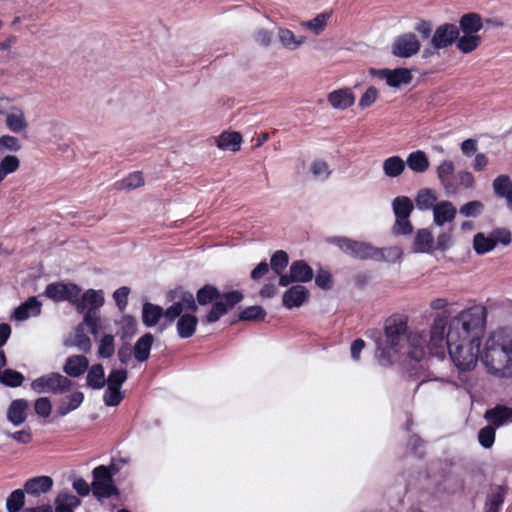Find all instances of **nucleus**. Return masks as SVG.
<instances>
[{
	"mask_svg": "<svg viewBox=\"0 0 512 512\" xmlns=\"http://www.w3.org/2000/svg\"><path fill=\"white\" fill-rule=\"evenodd\" d=\"M447 318L445 312L434 318L429 344L423 333L408 332L407 318L399 314L386 319L384 336L377 330L367 331L366 336L374 340L375 356L382 366L406 359L420 362L428 348L432 355L439 358H443L447 350L458 370L470 371L475 368L480 356L486 309L482 305H474L462 310L449 321L446 332Z\"/></svg>",
	"mask_w": 512,
	"mask_h": 512,
	"instance_id": "obj_1",
	"label": "nucleus"
},
{
	"mask_svg": "<svg viewBox=\"0 0 512 512\" xmlns=\"http://www.w3.org/2000/svg\"><path fill=\"white\" fill-rule=\"evenodd\" d=\"M481 360L487 372L500 379L512 378V339L502 330L492 332L485 341Z\"/></svg>",
	"mask_w": 512,
	"mask_h": 512,
	"instance_id": "obj_2",
	"label": "nucleus"
},
{
	"mask_svg": "<svg viewBox=\"0 0 512 512\" xmlns=\"http://www.w3.org/2000/svg\"><path fill=\"white\" fill-rule=\"evenodd\" d=\"M173 304L165 310V319L172 323L177 318L176 330L179 338L187 339L194 335L198 325V318L193 314L197 311L194 295L182 288L171 293Z\"/></svg>",
	"mask_w": 512,
	"mask_h": 512,
	"instance_id": "obj_3",
	"label": "nucleus"
},
{
	"mask_svg": "<svg viewBox=\"0 0 512 512\" xmlns=\"http://www.w3.org/2000/svg\"><path fill=\"white\" fill-rule=\"evenodd\" d=\"M243 294L240 291H230L220 294L219 290L212 285H205L197 291L196 300L199 305L212 303L210 311L205 319L206 323H215L223 317L231 308L241 302Z\"/></svg>",
	"mask_w": 512,
	"mask_h": 512,
	"instance_id": "obj_4",
	"label": "nucleus"
},
{
	"mask_svg": "<svg viewBox=\"0 0 512 512\" xmlns=\"http://www.w3.org/2000/svg\"><path fill=\"white\" fill-rule=\"evenodd\" d=\"M330 242L353 258L373 259V257H380L378 248L367 242L356 241L347 237H333Z\"/></svg>",
	"mask_w": 512,
	"mask_h": 512,
	"instance_id": "obj_5",
	"label": "nucleus"
},
{
	"mask_svg": "<svg viewBox=\"0 0 512 512\" xmlns=\"http://www.w3.org/2000/svg\"><path fill=\"white\" fill-rule=\"evenodd\" d=\"M92 476L91 490L98 500L118 496L119 490L115 486L114 480L106 466L100 465L95 467L92 471Z\"/></svg>",
	"mask_w": 512,
	"mask_h": 512,
	"instance_id": "obj_6",
	"label": "nucleus"
},
{
	"mask_svg": "<svg viewBox=\"0 0 512 512\" xmlns=\"http://www.w3.org/2000/svg\"><path fill=\"white\" fill-rule=\"evenodd\" d=\"M71 386V380L59 373L43 375L31 383V389L38 394H62L70 390Z\"/></svg>",
	"mask_w": 512,
	"mask_h": 512,
	"instance_id": "obj_7",
	"label": "nucleus"
},
{
	"mask_svg": "<svg viewBox=\"0 0 512 512\" xmlns=\"http://www.w3.org/2000/svg\"><path fill=\"white\" fill-rule=\"evenodd\" d=\"M127 380L125 369H112L107 377V388L103 394V401L106 406H118L124 399L125 392L121 390L123 383Z\"/></svg>",
	"mask_w": 512,
	"mask_h": 512,
	"instance_id": "obj_8",
	"label": "nucleus"
},
{
	"mask_svg": "<svg viewBox=\"0 0 512 512\" xmlns=\"http://www.w3.org/2000/svg\"><path fill=\"white\" fill-rule=\"evenodd\" d=\"M45 296L55 302L68 301L75 306L77 296L81 294V288L74 283H51L46 286Z\"/></svg>",
	"mask_w": 512,
	"mask_h": 512,
	"instance_id": "obj_9",
	"label": "nucleus"
},
{
	"mask_svg": "<svg viewBox=\"0 0 512 512\" xmlns=\"http://www.w3.org/2000/svg\"><path fill=\"white\" fill-rule=\"evenodd\" d=\"M313 278V269L304 260H296L291 263L288 273L281 275L279 285L287 287L291 283H307Z\"/></svg>",
	"mask_w": 512,
	"mask_h": 512,
	"instance_id": "obj_10",
	"label": "nucleus"
},
{
	"mask_svg": "<svg viewBox=\"0 0 512 512\" xmlns=\"http://www.w3.org/2000/svg\"><path fill=\"white\" fill-rule=\"evenodd\" d=\"M420 42L414 33H405L395 38L392 53L401 58H409L420 50Z\"/></svg>",
	"mask_w": 512,
	"mask_h": 512,
	"instance_id": "obj_11",
	"label": "nucleus"
},
{
	"mask_svg": "<svg viewBox=\"0 0 512 512\" xmlns=\"http://www.w3.org/2000/svg\"><path fill=\"white\" fill-rule=\"evenodd\" d=\"M459 36V28L455 24L445 23L436 28L431 38L434 49H444L451 46Z\"/></svg>",
	"mask_w": 512,
	"mask_h": 512,
	"instance_id": "obj_12",
	"label": "nucleus"
},
{
	"mask_svg": "<svg viewBox=\"0 0 512 512\" xmlns=\"http://www.w3.org/2000/svg\"><path fill=\"white\" fill-rule=\"evenodd\" d=\"M104 304V293L102 290L88 289L77 296L75 308L78 312L86 313L87 311L96 312Z\"/></svg>",
	"mask_w": 512,
	"mask_h": 512,
	"instance_id": "obj_13",
	"label": "nucleus"
},
{
	"mask_svg": "<svg viewBox=\"0 0 512 512\" xmlns=\"http://www.w3.org/2000/svg\"><path fill=\"white\" fill-rule=\"evenodd\" d=\"M484 419L495 429L509 425L512 423V407L497 404L485 411Z\"/></svg>",
	"mask_w": 512,
	"mask_h": 512,
	"instance_id": "obj_14",
	"label": "nucleus"
},
{
	"mask_svg": "<svg viewBox=\"0 0 512 512\" xmlns=\"http://www.w3.org/2000/svg\"><path fill=\"white\" fill-rule=\"evenodd\" d=\"M6 128L15 134L26 132L28 122L24 111L18 106H12L4 113Z\"/></svg>",
	"mask_w": 512,
	"mask_h": 512,
	"instance_id": "obj_15",
	"label": "nucleus"
},
{
	"mask_svg": "<svg viewBox=\"0 0 512 512\" xmlns=\"http://www.w3.org/2000/svg\"><path fill=\"white\" fill-rule=\"evenodd\" d=\"M454 171L455 166L451 160H443L436 169L439 182L447 195H455L458 192V186L452 181Z\"/></svg>",
	"mask_w": 512,
	"mask_h": 512,
	"instance_id": "obj_16",
	"label": "nucleus"
},
{
	"mask_svg": "<svg viewBox=\"0 0 512 512\" xmlns=\"http://www.w3.org/2000/svg\"><path fill=\"white\" fill-rule=\"evenodd\" d=\"M377 75L385 80L387 85L394 88L407 85L412 80V75L406 68H397L394 70L381 69L378 71Z\"/></svg>",
	"mask_w": 512,
	"mask_h": 512,
	"instance_id": "obj_17",
	"label": "nucleus"
},
{
	"mask_svg": "<svg viewBox=\"0 0 512 512\" xmlns=\"http://www.w3.org/2000/svg\"><path fill=\"white\" fill-rule=\"evenodd\" d=\"M308 296L309 292L306 287L294 285L284 292L282 303L287 309L298 308L307 301Z\"/></svg>",
	"mask_w": 512,
	"mask_h": 512,
	"instance_id": "obj_18",
	"label": "nucleus"
},
{
	"mask_svg": "<svg viewBox=\"0 0 512 512\" xmlns=\"http://www.w3.org/2000/svg\"><path fill=\"white\" fill-rule=\"evenodd\" d=\"M41 302L36 297H30L14 309L12 319L22 322L41 313Z\"/></svg>",
	"mask_w": 512,
	"mask_h": 512,
	"instance_id": "obj_19",
	"label": "nucleus"
},
{
	"mask_svg": "<svg viewBox=\"0 0 512 512\" xmlns=\"http://www.w3.org/2000/svg\"><path fill=\"white\" fill-rule=\"evenodd\" d=\"M457 214V209L452 202L443 200L437 203L433 210V222L437 226L451 223Z\"/></svg>",
	"mask_w": 512,
	"mask_h": 512,
	"instance_id": "obj_20",
	"label": "nucleus"
},
{
	"mask_svg": "<svg viewBox=\"0 0 512 512\" xmlns=\"http://www.w3.org/2000/svg\"><path fill=\"white\" fill-rule=\"evenodd\" d=\"M29 404L25 399H15L7 409V420L14 426H20L26 421Z\"/></svg>",
	"mask_w": 512,
	"mask_h": 512,
	"instance_id": "obj_21",
	"label": "nucleus"
},
{
	"mask_svg": "<svg viewBox=\"0 0 512 512\" xmlns=\"http://www.w3.org/2000/svg\"><path fill=\"white\" fill-rule=\"evenodd\" d=\"M328 102L335 109L345 110L354 104L355 96L348 88L338 89L328 94Z\"/></svg>",
	"mask_w": 512,
	"mask_h": 512,
	"instance_id": "obj_22",
	"label": "nucleus"
},
{
	"mask_svg": "<svg viewBox=\"0 0 512 512\" xmlns=\"http://www.w3.org/2000/svg\"><path fill=\"white\" fill-rule=\"evenodd\" d=\"M277 37L281 45L288 50H296L306 42V37L296 35L288 28L278 27Z\"/></svg>",
	"mask_w": 512,
	"mask_h": 512,
	"instance_id": "obj_23",
	"label": "nucleus"
},
{
	"mask_svg": "<svg viewBox=\"0 0 512 512\" xmlns=\"http://www.w3.org/2000/svg\"><path fill=\"white\" fill-rule=\"evenodd\" d=\"M154 342L151 333H145L134 344L133 356L138 362H145L149 359L150 351Z\"/></svg>",
	"mask_w": 512,
	"mask_h": 512,
	"instance_id": "obj_24",
	"label": "nucleus"
},
{
	"mask_svg": "<svg viewBox=\"0 0 512 512\" xmlns=\"http://www.w3.org/2000/svg\"><path fill=\"white\" fill-rule=\"evenodd\" d=\"M89 366V361L84 355H73L67 358L63 370L71 377H79Z\"/></svg>",
	"mask_w": 512,
	"mask_h": 512,
	"instance_id": "obj_25",
	"label": "nucleus"
},
{
	"mask_svg": "<svg viewBox=\"0 0 512 512\" xmlns=\"http://www.w3.org/2000/svg\"><path fill=\"white\" fill-rule=\"evenodd\" d=\"M53 486V480L49 476H37L26 481L25 491L30 495L47 493Z\"/></svg>",
	"mask_w": 512,
	"mask_h": 512,
	"instance_id": "obj_26",
	"label": "nucleus"
},
{
	"mask_svg": "<svg viewBox=\"0 0 512 512\" xmlns=\"http://www.w3.org/2000/svg\"><path fill=\"white\" fill-rule=\"evenodd\" d=\"M242 143V136L238 132H223L217 139V147L221 150L236 152L240 150Z\"/></svg>",
	"mask_w": 512,
	"mask_h": 512,
	"instance_id": "obj_27",
	"label": "nucleus"
},
{
	"mask_svg": "<svg viewBox=\"0 0 512 512\" xmlns=\"http://www.w3.org/2000/svg\"><path fill=\"white\" fill-rule=\"evenodd\" d=\"M414 251L417 253H433L434 238L428 229H420L417 231L414 239Z\"/></svg>",
	"mask_w": 512,
	"mask_h": 512,
	"instance_id": "obj_28",
	"label": "nucleus"
},
{
	"mask_svg": "<svg viewBox=\"0 0 512 512\" xmlns=\"http://www.w3.org/2000/svg\"><path fill=\"white\" fill-rule=\"evenodd\" d=\"M162 317H165L162 307L149 302L143 304L142 321L146 327H154Z\"/></svg>",
	"mask_w": 512,
	"mask_h": 512,
	"instance_id": "obj_29",
	"label": "nucleus"
},
{
	"mask_svg": "<svg viewBox=\"0 0 512 512\" xmlns=\"http://www.w3.org/2000/svg\"><path fill=\"white\" fill-rule=\"evenodd\" d=\"M437 203L436 192L430 188H423L419 190L415 197L416 207L421 211H433Z\"/></svg>",
	"mask_w": 512,
	"mask_h": 512,
	"instance_id": "obj_30",
	"label": "nucleus"
},
{
	"mask_svg": "<svg viewBox=\"0 0 512 512\" xmlns=\"http://www.w3.org/2000/svg\"><path fill=\"white\" fill-rule=\"evenodd\" d=\"M482 27V18L477 13L464 14L459 21V29H461L464 34H477Z\"/></svg>",
	"mask_w": 512,
	"mask_h": 512,
	"instance_id": "obj_31",
	"label": "nucleus"
},
{
	"mask_svg": "<svg viewBox=\"0 0 512 512\" xmlns=\"http://www.w3.org/2000/svg\"><path fill=\"white\" fill-rule=\"evenodd\" d=\"M409 167L415 173H424L429 167V160L425 152L417 150L411 152L406 161L405 165Z\"/></svg>",
	"mask_w": 512,
	"mask_h": 512,
	"instance_id": "obj_32",
	"label": "nucleus"
},
{
	"mask_svg": "<svg viewBox=\"0 0 512 512\" xmlns=\"http://www.w3.org/2000/svg\"><path fill=\"white\" fill-rule=\"evenodd\" d=\"M405 161L400 156H390L383 161L384 174L389 178L400 176L405 170Z\"/></svg>",
	"mask_w": 512,
	"mask_h": 512,
	"instance_id": "obj_33",
	"label": "nucleus"
},
{
	"mask_svg": "<svg viewBox=\"0 0 512 512\" xmlns=\"http://www.w3.org/2000/svg\"><path fill=\"white\" fill-rule=\"evenodd\" d=\"M86 381L88 387L96 390L102 389L107 383L103 366L101 364L92 365L88 370Z\"/></svg>",
	"mask_w": 512,
	"mask_h": 512,
	"instance_id": "obj_34",
	"label": "nucleus"
},
{
	"mask_svg": "<svg viewBox=\"0 0 512 512\" xmlns=\"http://www.w3.org/2000/svg\"><path fill=\"white\" fill-rule=\"evenodd\" d=\"M84 401V394L80 391H76L68 396L66 399L62 400L60 403L57 413L59 416H66L70 412L76 410Z\"/></svg>",
	"mask_w": 512,
	"mask_h": 512,
	"instance_id": "obj_35",
	"label": "nucleus"
},
{
	"mask_svg": "<svg viewBox=\"0 0 512 512\" xmlns=\"http://www.w3.org/2000/svg\"><path fill=\"white\" fill-rule=\"evenodd\" d=\"M506 489L502 486H497L491 490L488 494L486 503H485V511L486 512H499L504 499H505Z\"/></svg>",
	"mask_w": 512,
	"mask_h": 512,
	"instance_id": "obj_36",
	"label": "nucleus"
},
{
	"mask_svg": "<svg viewBox=\"0 0 512 512\" xmlns=\"http://www.w3.org/2000/svg\"><path fill=\"white\" fill-rule=\"evenodd\" d=\"M331 12L317 14L313 19L301 22V26L312 31L315 35H320L326 28Z\"/></svg>",
	"mask_w": 512,
	"mask_h": 512,
	"instance_id": "obj_37",
	"label": "nucleus"
},
{
	"mask_svg": "<svg viewBox=\"0 0 512 512\" xmlns=\"http://www.w3.org/2000/svg\"><path fill=\"white\" fill-rule=\"evenodd\" d=\"M392 209L395 217H410L414 205L407 196H397L392 201Z\"/></svg>",
	"mask_w": 512,
	"mask_h": 512,
	"instance_id": "obj_38",
	"label": "nucleus"
},
{
	"mask_svg": "<svg viewBox=\"0 0 512 512\" xmlns=\"http://www.w3.org/2000/svg\"><path fill=\"white\" fill-rule=\"evenodd\" d=\"M481 43V37L477 34H464L457 38L456 46L462 53L474 51Z\"/></svg>",
	"mask_w": 512,
	"mask_h": 512,
	"instance_id": "obj_39",
	"label": "nucleus"
},
{
	"mask_svg": "<svg viewBox=\"0 0 512 512\" xmlns=\"http://www.w3.org/2000/svg\"><path fill=\"white\" fill-rule=\"evenodd\" d=\"M289 264V256L287 252L284 250H278L276 251L270 259V267L272 271L281 277V275H284V270L287 268Z\"/></svg>",
	"mask_w": 512,
	"mask_h": 512,
	"instance_id": "obj_40",
	"label": "nucleus"
},
{
	"mask_svg": "<svg viewBox=\"0 0 512 512\" xmlns=\"http://www.w3.org/2000/svg\"><path fill=\"white\" fill-rule=\"evenodd\" d=\"M20 167V160L15 155H6L0 161V183L10 174L16 172Z\"/></svg>",
	"mask_w": 512,
	"mask_h": 512,
	"instance_id": "obj_41",
	"label": "nucleus"
},
{
	"mask_svg": "<svg viewBox=\"0 0 512 512\" xmlns=\"http://www.w3.org/2000/svg\"><path fill=\"white\" fill-rule=\"evenodd\" d=\"M496 247V241L491 237H486L483 233H477L474 236L473 248L479 255L492 251Z\"/></svg>",
	"mask_w": 512,
	"mask_h": 512,
	"instance_id": "obj_42",
	"label": "nucleus"
},
{
	"mask_svg": "<svg viewBox=\"0 0 512 512\" xmlns=\"http://www.w3.org/2000/svg\"><path fill=\"white\" fill-rule=\"evenodd\" d=\"M310 172L316 180L325 181L330 177L332 170L325 160L315 159L311 162Z\"/></svg>",
	"mask_w": 512,
	"mask_h": 512,
	"instance_id": "obj_43",
	"label": "nucleus"
},
{
	"mask_svg": "<svg viewBox=\"0 0 512 512\" xmlns=\"http://www.w3.org/2000/svg\"><path fill=\"white\" fill-rule=\"evenodd\" d=\"M492 186L496 196L505 198L512 191V180L508 175H499L494 179Z\"/></svg>",
	"mask_w": 512,
	"mask_h": 512,
	"instance_id": "obj_44",
	"label": "nucleus"
},
{
	"mask_svg": "<svg viewBox=\"0 0 512 512\" xmlns=\"http://www.w3.org/2000/svg\"><path fill=\"white\" fill-rule=\"evenodd\" d=\"M24 381V376L22 373L13 370V369H5L1 373L0 383L7 387H19L22 385Z\"/></svg>",
	"mask_w": 512,
	"mask_h": 512,
	"instance_id": "obj_45",
	"label": "nucleus"
},
{
	"mask_svg": "<svg viewBox=\"0 0 512 512\" xmlns=\"http://www.w3.org/2000/svg\"><path fill=\"white\" fill-rule=\"evenodd\" d=\"M24 492L20 489L14 490L6 500L8 512H18L24 505Z\"/></svg>",
	"mask_w": 512,
	"mask_h": 512,
	"instance_id": "obj_46",
	"label": "nucleus"
},
{
	"mask_svg": "<svg viewBox=\"0 0 512 512\" xmlns=\"http://www.w3.org/2000/svg\"><path fill=\"white\" fill-rule=\"evenodd\" d=\"M266 316L265 310L260 306H250L241 310L239 319L243 321L263 320Z\"/></svg>",
	"mask_w": 512,
	"mask_h": 512,
	"instance_id": "obj_47",
	"label": "nucleus"
},
{
	"mask_svg": "<svg viewBox=\"0 0 512 512\" xmlns=\"http://www.w3.org/2000/svg\"><path fill=\"white\" fill-rule=\"evenodd\" d=\"M495 428L488 424L478 432V441L483 448H491L495 442Z\"/></svg>",
	"mask_w": 512,
	"mask_h": 512,
	"instance_id": "obj_48",
	"label": "nucleus"
},
{
	"mask_svg": "<svg viewBox=\"0 0 512 512\" xmlns=\"http://www.w3.org/2000/svg\"><path fill=\"white\" fill-rule=\"evenodd\" d=\"M71 345L75 346L78 350L84 353L90 352L91 340L87 335H85L81 325H79L76 329L75 336Z\"/></svg>",
	"mask_w": 512,
	"mask_h": 512,
	"instance_id": "obj_49",
	"label": "nucleus"
},
{
	"mask_svg": "<svg viewBox=\"0 0 512 512\" xmlns=\"http://www.w3.org/2000/svg\"><path fill=\"white\" fill-rule=\"evenodd\" d=\"M80 504V499L74 494H72L70 491L60 492L55 499V505H60L73 509L77 508Z\"/></svg>",
	"mask_w": 512,
	"mask_h": 512,
	"instance_id": "obj_50",
	"label": "nucleus"
},
{
	"mask_svg": "<svg viewBox=\"0 0 512 512\" xmlns=\"http://www.w3.org/2000/svg\"><path fill=\"white\" fill-rule=\"evenodd\" d=\"M114 337L112 335H104L98 346V355L102 358H109L114 354Z\"/></svg>",
	"mask_w": 512,
	"mask_h": 512,
	"instance_id": "obj_51",
	"label": "nucleus"
},
{
	"mask_svg": "<svg viewBox=\"0 0 512 512\" xmlns=\"http://www.w3.org/2000/svg\"><path fill=\"white\" fill-rule=\"evenodd\" d=\"M453 229L450 227L446 230H443L438 236L436 240V244L434 243V250L446 251L453 245Z\"/></svg>",
	"mask_w": 512,
	"mask_h": 512,
	"instance_id": "obj_52",
	"label": "nucleus"
},
{
	"mask_svg": "<svg viewBox=\"0 0 512 512\" xmlns=\"http://www.w3.org/2000/svg\"><path fill=\"white\" fill-rule=\"evenodd\" d=\"M483 210L484 205L482 202L474 200L462 205L459 212L465 217H477L483 212Z\"/></svg>",
	"mask_w": 512,
	"mask_h": 512,
	"instance_id": "obj_53",
	"label": "nucleus"
},
{
	"mask_svg": "<svg viewBox=\"0 0 512 512\" xmlns=\"http://www.w3.org/2000/svg\"><path fill=\"white\" fill-rule=\"evenodd\" d=\"M143 183H144V179H143L142 173L139 171H136V172L129 174L125 179H123L120 182L119 187L122 189L130 190V189H135V188L142 186Z\"/></svg>",
	"mask_w": 512,
	"mask_h": 512,
	"instance_id": "obj_54",
	"label": "nucleus"
},
{
	"mask_svg": "<svg viewBox=\"0 0 512 512\" xmlns=\"http://www.w3.org/2000/svg\"><path fill=\"white\" fill-rule=\"evenodd\" d=\"M378 251L380 252V257H373V259L377 261L397 262L402 256V251L398 247L378 249Z\"/></svg>",
	"mask_w": 512,
	"mask_h": 512,
	"instance_id": "obj_55",
	"label": "nucleus"
},
{
	"mask_svg": "<svg viewBox=\"0 0 512 512\" xmlns=\"http://www.w3.org/2000/svg\"><path fill=\"white\" fill-rule=\"evenodd\" d=\"M413 230L409 217H395L393 233L395 235H407Z\"/></svg>",
	"mask_w": 512,
	"mask_h": 512,
	"instance_id": "obj_56",
	"label": "nucleus"
},
{
	"mask_svg": "<svg viewBox=\"0 0 512 512\" xmlns=\"http://www.w3.org/2000/svg\"><path fill=\"white\" fill-rule=\"evenodd\" d=\"M136 319L130 315H124L119 321V326L122 330V337H128L134 334L136 330Z\"/></svg>",
	"mask_w": 512,
	"mask_h": 512,
	"instance_id": "obj_57",
	"label": "nucleus"
},
{
	"mask_svg": "<svg viewBox=\"0 0 512 512\" xmlns=\"http://www.w3.org/2000/svg\"><path fill=\"white\" fill-rule=\"evenodd\" d=\"M0 149L10 152H17L21 149L20 141L17 137L12 135L0 136Z\"/></svg>",
	"mask_w": 512,
	"mask_h": 512,
	"instance_id": "obj_58",
	"label": "nucleus"
},
{
	"mask_svg": "<svg viewBox=\"0 0 512 512\" xmlns=\"http://www.w3.org/2000/svg\"><path fill=\"white\" fill-rule=\"evenodd\" d=\"M130 289L126 286H122L114 291L113 298L119 310L123 312L128 303V296Z\"/></svg>",
	"mask_w": 512,
	"mask_h": 512,
	"instance_id": "obj_59",
	"label": "nucleus"
},
{
	"mask_svg": "<svg viewBox=\"0 0 512 512\" xmlns=\"http://www.w3.org/2000/svg\"><path fill=\"white\" fill-rule=\"evenodd\" d=\"M35 412L43 418H47L52 410L51 401L47 397L38 398L34 404Z\"/></svg>",
	"mask_w": 512,
	"mask_h": 512,
	"instance_id": "obj_60",
	"label": "nucleus"
},
{
	"mask_svg": "<svg viewBox=\"0 0 512 512\" xmlns=\"http://www.w3.org/2000/svg\"><path fill=\"white\" fill-rule=\"evenodd\" d=\"M378 91L375 87H369L359 100V106L361 108L370 107L377 99Z\"/></svg>",
	"mask_w": 512,
	"mask_h": 512,
	"instance_id": "obj_61",
	"label": "nucleus"
},
{
	"mask_svg": "<svg viewBox=\"0 0 512 512\" xmlns=\"http://www.w3.org/2000/svg\"><path fill=\"white\" fill-rule=\"evenodd\" d=\"M84 324L88 327L91 334H98L99 317L96 315V312L87 311L84 313Z\"/></svg>",
	"mask_w": 512,
	"mask_h": 512,
	"instance_id": "obj_62",
	"label": "nucleus"
},
{
	"mask_svg": "<svg viewBox=\"0 0 512 512\" xmlns=\"http://www.w3.org/2000/svg\"><path fill=\"white\" fill-rule=\"evenodd\" d=\"M315 283L321 289H329L332 285V277L328 271L319 270L315 276Z\"/></svg>",
	"mask_w": 512,
	"mask_h": 512,
	"instance_id": "obj_63",
	"label": "nucleus"
},
{
	"mask_svg": "<svg viewBox=\"0 0 512 512\" xmlns=\"http://www.w3.org/2000/svg\"><path fill=\"white\" fill-rule=\"evenodd\" d=\"M272 37H273V33L264 28H260V29L256 30L254 33V40L258 44H260L264 47H267L270 45V43L272 41Z\"/></svg>",
	"mask_w": 512,
	"mask_h": 512,
	"instance_id": "obj_64",
	"label": "nucleus"
}]
</instances>
